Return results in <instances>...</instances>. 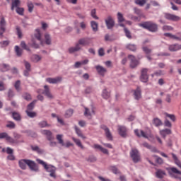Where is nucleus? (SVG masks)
I'll use <instances>...</instances> for the list:
<instances>
[{"label": "nucleus", "mask_w": 181, "mask_h": 181, "mask_svg": "<svg viewBox=\"0 0 181 181\" xmlns=\"http://www.w3.org/2000/svg\"><path fill=\"white\" fill-rule=\"evenodd\" d=\"M23 98L26 101H30L32 100V95L29 93H24L22 95Z\"/></svg>", "instance_id": "8fccbe9b"}, {"label": "nucleus", "mask_w": 181, "mask_h": 181, "mask_svg": "<svg viewBox=\"0 0 181 181\" xmlns=\"http://www.w3.org/2000/svg\"><path fill=\"white\" fill-rule=\"evenodd\" d=\"M36 103H37V100H34L30 104H28L27 105V111H33V110L35 108Z\"/></svg>", "instance_id": "473e14b6"}, {"label": "nucleus", "mask_w": 181, "mask_h": 181, "mask_svg": "<svg viewBox=\"0 0 181 181\" xmlns=\"http://www.w3.org/2000/svg\"><path fill=\"white\" fill-rule=\"evenodd\" d=\"M95 13H96L95 8L92 9L91 12H90V16H92V18H93V19L98 21V19H100V18H98V16H97V15H95Z\"/></svg>", "instance_id": "4d7b16f0"}, {"label": "nucleus", "mask_w": 181, "mask_h": 181, "mask_svg": "<svg viewBox=\"0 0 181 181\" xmlns=\"http://www.w3.org/2000/svg\"><path fill=\"white\" fill-rule=\"evenodd\" d=\"M11 69V66L8 64H0V71L2 73H5V71H9Z\"/></svg>", "instance_id": "cd10ccee"}, {"label": "nucleus", "mask_w": 181, "mask_h": 181, "mask_svg": "<svg viewBox=\"0 0 181 181\" xmlns=\"http://www.w3.org/2000/svg\"><path fill=\"white\" fill-rule=\"evenodd\" d=\"M24 66L25 67V70H28L31 71L32 69H31L30 63H29L27 61H24Z\"/></svg>", "instance_id": "052dcab7"}, {"label": "nucleus", "mask_w": 181, "mask_h": 181, "mask_svg": "<svg viewBox=\"0 0 181 181\" xmlns=\"http://www.w3.org/2000/svg\"><path fill=\"white\" fill-rule=\"evenodd\" d=\"M44 88L45 90L42 91V94H44V95H45V97H47V98H53V95H52V93H50V88H49V86H44Z\"/></svg>", "instance_id": "f3484780"}, {"label": "nucleus", "mask_w": 181, "mask_h": 181, "mask_svg": "<svg viewBox=\"0 0 181 181\" xmlns=\"http://www.w3.org/2000/svg\"><path fill=\"white\" fill-rule=\"evenodd\" d=\"M135 100H140L141 98V90L137 89L134 93Z\"/></svg>", "instance_id": "09e8293b"}, {"label": "nucleus", "mask_w": 181, "mask_h": 181, "mask_svg": "<svg viewBox=\"0 0 181 181\" xmlns=\"http://www.w3.org/2000/svg\"><path fill=\"white\" fill-rule=\"evenodd\" d=\"M160 134L163 138H166V135H170L172 134V130L170 129H164L160 131Z\"/></svg>", "instance_id": "c85d7f7f"}, {"label": "nucleus", "mask_w": 181, "mask_h": 181, "mask_svg": "<svg viewBox=\"0 0 181 181\" xmlns=\"http://www.w3.org/2000/svg\"><path fill=\"white\" fill-rule=\"evenodd\" d=\"M63 80V78L61 76H58L56 78H47V83H49V84H57V83H60Z\"/></svg>", "instance_id": "dca6fc26"}, {"label": "nucleus", "mask_w": 181, "mask_h": 181, "mask_svg": "<svg viewBox=\"0 0 181 181\" xmlns=\"http://www.w3.org/2000/svg\"><path fill=\"white\" fill-rule=\"evenodd\" d=\"M6 26V21H5V18L2 17L0 21V37L2 39L4 37V33H5V30L6 29L5 27Z\"/></svg>", "instance_id": "9d476101"}, {"label": "nucleus", "mask_w": 181, "mask_h": 181, "mask_svg": "<svg viewBox=\"0 0 181 181\" xmlns=\"http://www.w3.org/2000/svg\"><path fill=\"white\" fill-rule=\"evenodd\" d=\"M72 140L74 142H75L76 145L78 146V148H81V149H84V146H83L80 139L72 137Z\"/></svg>", "instance_id": "c9c22d12"}, {"label": "nucleus", "mask_w": 181, "mask_h": 181, "mask_svg": "<svg viewBox=\"0 0 181 181\" xmlns=\"http://www.w3.org/2000/svg\"><path fill=\"white\" fill-rule=\"evenodd\" d=\"M75 132L76 134L79 136L80 138H82L83 139H86V136L83 135V133L81 132V130L77 127V126H75Z\"/></svg>", "instance_id": "e433bc0d"}, {"label": "nucleus", "mask_w": 181, "mask_h": 181, "mask_svg": "<svg viewBox=\"0 0 181 181\" xmlns=\"http://www.w3.org/2000/svg\"><path fill=\"white\" fill-rule=\"evenodd\" d=\"M35 32H37L34 36L35 37L36 40H39L40 45H42V46H43V41L42 40V34L40 33V30L39 28H37L35 30Z\"/></svg>", "instance_id": "393cba45"}, {"label": "nucleus", "mask_w": 181, "mask_h": 181, "mask_svg": "<svg viewBox=\"0 0 181 181\" xmlns=\"http://www.w3.org/2000/svg\"><path fill=\"white\" fill-rule=\"evenodd\" d=\"M29 159H21L18 161V166L22 169V170H26V165H28V162Z\"/></svg>", "instance_id": "412c9836"}, {"label": "nucleus", "mask_w": 181, "mask_h": 181, "mask_svg": "<svg viewBox=\"0 0 181 181\" xmlns=\"http://www.w3.org/2000/svg\"><path fill=\"white\" fill-rule=\"evenodd\" d=\"M25 112H26L28 117H29L30 118H35V117H36V115H37L35 112H30L28 110H25Z\"/></svg>", "instance_id": "5fc2aeb1"}, {"label": "nucleus", "mask_w": 181, "mask_h": 181, "mask_svg": "<svg viewBox=\"0 0 181 181\" xmlns=\"http://www.w3.org/2000/svg\"><path fill=\"white\" fill-rule=\"evenodd\" d=\"M30 147L33 152H36V153H38V155L45 153V150L40 148V147H39L37 145L31 144L30 145Z\"/></svg>", "instance_id": "4468645a"}, {"label": "nucleus", "mask_w": 181, "mask_h": 181, "mask_svg": "<svg viewBox=\"0 0 181 181\" xmlns=\"http://www.w3.org/2000/svg\"><path fill=\"white\" fill-rule=\"evenodd\" d=\"M95 69L98 71V74H100V76H105V74L107 73V69L104 68L103 66L97 65L95 66Z\"/></svg>", "instance_id": "6ab92c4d"}, {"label": "nucleus", "mask_w": 181, "mask_h": 181, "mask_svg": "<svg viewBox=\"0 0 181 181\" xmlns=\"http://www.w3.org/2000/svg\"><path fill=\"white\" fill-rule=\"evenodd\" d=\"M117 131L119 132V135H120V136H122V138H127V129L126 127L119 125Z\"/></svg>", "instance_id": "2eb2a0df"}, {"label": "nucleus", "mask_w": 181, "mask_h": 181, "mask_svg": "<svg viewBox=\"0 0 181 181\" xmlns=\"http://www.w3.org/2000/svg\"><path fill=\"white\" fill-rule=\"evenodd\" d=\"M38 127H40V128H49V127H52V125H50V124L47 123V121L42 120L38 123Z\"/></svg>", "instance_id": "c756f323"}, {"label": "nucleus", "mask_w": 181, "mask_h": 181, "mask_svg": "<svg viewBox=\"0 0 181 181\" xmlns=\"http://www.w3.org/2000/svg\"><path fill=\"white\" fill-rule=\"evenodd\" d=\"M16 13H18V15H20L21 16H23L25 13V8H23V7H17L16 9Z\"/></svg>", "instance_id": "a19ab883"}, {"label": "nucleus", "mask_w": 181, "mask_h": 181, "mask_svg": "<svg viewBox=\"0 0 181 181\" xmlns=\"http://www.w3.org/2000/svg\"><path fill=\"white\" fill-rule=\"evenodd\" d=\"M134 134L138 136V138H145L146 139H148V134L146 132H144V130H140V134H139V129H135L134 130Z\"/></svg>", "instance_id": "aec40b11"}, {"label": "nucleus", "mask_w": 181, "mask_h": 181, "mask_svg": "<svg viewBox=\"0 0 181 181\" xmlns=\"http://www.w3.org/2000/svg\"><path fill=\"white\" fill-rule=\"evenodd\" d=\"M93 45V40L91 38L86 37L78 40V43L76 44L75 47H69L68 49L69 53H76V52H80L81 46H90Z\"/></svg>", "instance_id": "f257e3e1"}, {"label": "nucleus", "mask_w": 181, "mask_h": 181, "mask_svg": "<svg viewBox=\"0 0 181 181\" xmlns=\"http://www.w3.org/2000/svg\"><path fill=\"white\" fill-rule=\"evenodd\" d=\"M31 42V47H33V49H39L40 47L39 44L36 42V40H35V38H32Z\"/></svg>", "instance_id": "de8ad7c7"}, {"label": "nucleus", "mask_w": 181, "mask_h": 181, "mask_svg": "<svg viewBox=\"0 0 181 181\" xmlns=\"http://www.w3.org/2000/svg\"><path fill=\"white\" fill-rule=\"evenodd\" d=\"M27 166L32 172H39V165L34 160H29L27 161Z\"/></svg>", "instance_id": "6e6552de"}, {"label": "nucleus", "mask_w": 181, "mask_h": 181, "mask_svg": "<svg viewBox=\"0 0 181 181\" xmlns=\"http://www.w3.org/2000/svg\"><path fill=\"white\" fill-rule=\"evenodd\" d=\"M100 128L105 131L106 138L109 139V141H112V134H111L110 129L105 124L100 125Z\"/></svg>", "instance_id": "ddd939ff"}, {"label": "nucleus", "mask_w": 181, "mask_h": 181, "mask_svg": "<svg viewBox=\"0 0 181 181\" xmlns=\"http://www.w3.org/2000/svg\"><path fill=\"white\" fill-rule=\"evenodd\" d=\"M126 49H127V50H130V52H136V50H138V47H136V45L135 44H127L125 46Z\"/></svg>", "instance_id": "a878e982"}, {"label": "nucleus", "mask_w": 181, "mask_h": 181, "mask_svg": "<svg viewBox=\"0 0 181 181\" xmlns=\"http://www.w3.org/2000/svg\"><path fill=\"white\" fill-rule=\"evenodd\" d=\"M105 23L107 29L111 30L114 28V26H115V20H114L112 16L109 15L105 18Z\"/></svg>", "instance_id": "39448f33"}, {"label": "nucleus", "mask_w": 181, "mask_h": 181, "mask_svg": "<svg viewBox=\"0 0 181 181\" xmlns=\"http://www.w3.org/2000/svg\"><path fill=\"white\" fill-rule=\"evenodd\" d=\"M117 22L118 23H122V22H125V18H124V15H122V13L119 12L117 13Z\"/></svg>", "instance_id": "58836bf2"}, {"label": "nucleus", "mask_w": 181, "mask_h": 181, "mask_svg": "<svg viewBox=\"0 0 181 181\" xmlns=\"http://www.w3.org/2000/svg\"><path fill=\"white\" fill-rule=\"evenodd\" d=\"M6 127V128H9V129H15L16 124H15V122L12 121H8L7 122Z\"/></svg>", "instance_id": "ea45409f"}, {"label": "nucleus", "mask_w": 181, "mask_h": 181, "mask_svg": "<svg viewBox=\"0 0 181 181\" xmlns=\"http://www.w3.org/2000/svg\"><path fill=\"white\" fill-rule=\"evenodd\" d=\"M8 98H13V97H15V93H13L12 89H8Z\"/></svg>", "instance_id": "338daca9"}, {"label": "nucleus", "mask_w": 181, "mask_h": 181, "mask_svg": "<svg viewBox=\"0 0 181 181\" xmlns=\"http://www.w3.org/2000/svg\"><path fill=\"white\" fill-rule=\"evenodd\" d=\"M167 170H168V173L170 175H172V173H175L176 175H181V172L175 167L167 168Z\"/></svg>", "instance_id": "2f4dec72"}, {"label": "nucleus", "mask_w": 181, "mask_h": 181, "mask_svg": "<svg viewBox=\"0 0 181 181\" xmlns=\"http://www.w3.org/2000/svg\"><path fill=\"white\" fill-rule=\"evenodd\" d=\"M149 80V75H148V69L144 68L141 69L140 81L142 83H148Z\"/></svg>", "instance_id": "0eeeda50"}, {"label": "nucleus", "mask_w": 181, "mask_h": 181, "mask_svg": "<svg viewBox=\"0 0 181 181\" xmlns=\"http://www.w3.org/2000/svg\"><path fill=\"white\" fill-rule=\"evenodd\" d=\"M164 125H165V127H167L168 128H172V123H170V122L168 119H165Z\"/></svg>", "instance_id": "0e129e2a"}, {"label": "nucleus", "mask_w": 181, "mask_h": 181, "mask_svg": "<svg viewBox=\"0 0 181 181\" xmlns=\"http://www.w3.org/2000/svg\"><path fill=\"white\" fill-rule=\"evenodd\" d=\"M41 134L42 135H46L48 141H52V135H53V134L50 130H46V129L41 130Z\"/></svg>", "instance_id": "bb28decb"}, {"label": "nucleus", "mask_w": 181, "mask_h": 181, "mask_svg": "<svg viewBox=\"0 0 181 181\" xmlns=\"http://www.w3.org/2000/svg\"><path fill=\"white\" fill-rule=\"evenodd\" d=\"M20 45H21V47H22V49H24V50H27V52H30V48H29V47H28V45H26V42H25V41H21Z\"/></svg>", "instance_id": "3c124183"}, {"label": "nucleus", "mask_w": 181, "mask_h": 181, "mask_svg": "<svg viewBox=\"0 0 181 181\" xmlns=\"http://www.w3.org/2000/svg\"><path fill=\"white\" fill-rule=\"evenodd\" d=\"M84 115L85 117H91V112L88 107H85Z\"/></svg>", "instance_id": "69168bd1"}, {"label": "nucleus", "mask_w": 181, "mask_h": 181, "mask_svg": "<svg viewBox=\"0 0 181 181\" xmlns=\"http://www.w3.org/2000/svg\"><path fill=\"white\" fill-rule=\"evenodd\" d=\"M0 139H6L9 144H18V141L9 136L6 132L0 133Z\"/></svg>", "instance_id": "423d86ee"}, {"label": "nucleus", "mask_w": 181, "mask_h": 181, "mask_svg": "<svg viewBox=\"0 0 181 181\" xmlns=\"http://www.w3.org/2000/svg\"><path fill=\"white\" fill-rule=\"evenodd\" d=\"M11 5H12L13 6H15L16 8H19V5H21V0H14V1L12 2Z\"/></svg>", "instance_id": "680f3d73"}, {"label": "nucleus", "mask_w": 181, "mask_h": 181, "mask_svg": "<svg viewBox=\"0 0 181 181\" xmlns=\"http://www.w3.org/2000/svg\"><path fill=\"white\" fill-rule=\"evenodd\" d=\"M140 28H143V29H146L148 30V32H151V33H156L158 30H159V26L156 23L153 21H144L140 24H139Z\"/></svg>", "instance_id": "f03ea898"}, {"label": "nucleus", "mask_w": 181, "mask_h": 181, "mask_svg": "<svg viewBox=\"0 0 181 181\" xmlns=\"http://www.w3.org/2000/svg\"><path fill=\"white\" fill-rule=\"evenodd\" d=\"M136 5H139V6H144L146 4V0H134Z\"/></svg>", "instance_id": "864d4df0"}, {"label": "nucleus", "mask_w": 181, "mask_h": 181, "mask_svg": "<svg viewBox=\"0 0 181 181\" xmlns=\"http://www.w3.org/2000/svg\"><path fill=\"white\" fill-rule=\"evenodd\" d=\"M128 59L130 60V67L131 69H135V67L138 66V64H139V62L136 60V58L135 56L132 54L128 55Z\"/></svg>", "instance_id": "9b49d317"}, {"label": "nucleus", "mask_w": 181, "mask_h": 181, "mask_svg": "<svg viewBox=\"0 0 181 181\" xmlns=\"http://www.w3.org/2000/svg\"><path fill=\"white\" fill-rule=\"evenodd\" d=\"M164 18L167 19V21H172L173 22H177V21H180V17L169 13H165L164 14Z\"/></svg>", "instance_id": "f8f14e48"}, {"label": "nucleus", "mask_w": 181, "mask_h": 181, "mask_svg": "<svg viewBox=\"0 0 181 181\" xmlns=\"http://www.w3.org/2000/svg\"><path fill=\"white\" fill-rule=\"evenodd\" d=\"M11 117L14 121H17V122H21L22 121V116L18 112H12Z\"/></svg>", "instance_id": "4be33fe9"}, {"label": "nucleus", "mask_w": 181, "mask_h": 181, "mask_svg": "<svg viewBox=\"0 0 181 181\" xmlns=\"http://www.w3.org/2000/svg\"><path fill=\"white\" fill-rule=\"evenodd\" d=\"M57 139L59 144V145H62V146H65V148H70V146H73V144L70 141H66V144H64V141H63V135L58 134L57 135Z\"/></svg>", "instance_id": "1a4fd4ad"}, {"label": "nucleus", "mask_w": 181, "mask_h": 181, "mask_svg": "<svg viewBox=\"0 0 181 181\" xmlns=\"http://www.w3.org/2000/svg\"><path fill=\"white\" fill-rule=\"evenodd\" d=\"M91 28L93 30V32H98V23L95 21H91L90 22Z\"/></svg>", "instance_id": "4c0bfd02"}, {"label": "nucleus", "mask_w": 181, "mask_h": 181, "mask_svg": "<svg viewBox=\"0 0 181 181\" xmlns=\"http://www.w3.org/2000/svg\"><path fill=\"white\" fill-rule=\"evenodd\" d=\"M153 124L155 125V127H160L161 125H163L162 120L158 117L153 119Z\"/></svg>", "instance_id": "72a5a7b5"}, {"label": "nucleus", "mask_w": 181, "mask_h": 181, "mask_svg": "<svg viewBox=\"0 0 181 181\" xmlns=\"http://www.w3.org/2000/svg\"><path fill=\"white\" fill-rule=\"evenodd\" d=\"M31 60L34 62V63H37V62H40V60H42V57L37 54H34L31 57Z\"/></svg>", "instance_id": "a18cd8bd"}, {"label": "nucleus", "mask_w": 181, "mask_h": 181, "mask_svg": "<svg viewBox=\"0 0 181 181\" xmlns=\"http://www.w3.org/2000/svg\"><path fill=\"white\" fill-rule=\"evenodd\" d=\"M155 158H156V162L158 165H163V159L162 158L158 156H154Z\"/></svg>", "instance_id": "bf43d9fd"}, {"label": "nucleus", "mask_w": 181, "mask_h": 181, "mask_svg": "<svg viewBox=\"0 0 181 181\" xmlns=\"http://www.w3.org/2000/svg\"><path fill=\"white\" fill-rule=\"evenodd\" d=\"M16 35H18V39H22L23 35H22V30L21 29V27L16 26Z\"/></svg>", "instance_id": "49530a36"}, {"label": "nucleus", "mask_w": 181, "mask_h": 181, "mask_svg": "<svg viewBox=\"0 0 181 181\" xmlns=\"http://www.w3.org/2000/svg\"><path fill=\"white\" fill-rule=\"evenodd\" d=\"M163 30H173V27L170 25H163Z\"/></svg>", "instance_id": "774afa93"}, {"label": "nucleus", "mask_w": 181, "mask_h": 181, "mask_svg": "<svg viewBox=\"0 0 181 181\" xmlns=\"http://www.w3.org/2000/svg\"><path fill=\"white\" fill-rule=\"evenodd\" d=\"M102 97L105 98V100H108V98L110 97V92H108L107 89H104L102 93Z\"/></svg>", "instance_id": "79ce46f5"}, {"label": "nucleus", "mask_w": 181, "mask_h": 181, "mask_svg": "<svg viewBox=\"0 0 181 181\" xmlns=\"http://www.w3.org/2000/svg\"><path fill=\"white\" fill-rule=\"evenodd\" d=\"M36 161L40 165H42L45 169L46 172L49 173V176L51 177L56 178V167L52 165H47L46 162L43 161V160H40V158H37Z\"/></svg>", "instance_id": "7ed1b4c3"}, {"label": "nucleus", "mask_w": 181, "mask_h": 181, "mask_svg": "<svg viewBox=\"0 0 181 181\" xmlns=\"http://www.w3.org/2000/svg\"><path fill=\"white\" fill-rule=\"evenodd\" d=\"M27 6L28 8V12H30V13H32L33 12V9L35 8V6L33 5V3L28 2V4H27Z\"/></svg>", "instance_id": "603ef678"}, {"label": "nucleus", "mask_w": 181, "mask_h": 181, "mask_svg": "<svg viewBox=\"0 0 181 181\" xmlns=\"http://www.w3.org/2000/svg\"><path fill=\"white\" fill-rule=\"evenodd\" d=\"M14 50L16 52V56H18V57H21L22 54L23 53V49H21V47H19V46L16 45L14 47Z\"/></svg>", "instance_id": "7c9ffc66"}, {"label": "nucleus", "mask_w": 181, "mask_h": 181, "mask_svg": "<svg viewBox=\"0 0 181 181\" xmlns=\"http://www.w3.org/2000/svg\"><path fill=\"white\" fill-rule=\"evenodd\" d=\"M129 155L134 163H139V162H141V153H139L138 149L132 148Z\"/></svg>", "instance_id": "20e7f679"}, {"label": "nucleus", "mask_w": 181, "mask_h": 181, "mask_svg": "<svg viewBox=\"0 0 181 181\" xmlns=\"http://www.w3.org/2000/svg\"><path fill=\"white\" fill-rule=\"evenodd\" d=\"M168 50L169 52H177L179 50H181V45H179L177 43L168 45Z\"/></svg>", "instance_id": "a211bd4d"}, {"label": "nucleus", "mask_w": 181, "mask_h": 181, "mask_svg": "<svg viewBox=\"0 0 181 181\" xmlns=\"http://www.w3.org/2000/svg\"><path fill=\"white\" fill-rule=\"evenodd\" d=\"M45 44L48 46L52 45V37L49 33L45 34Z\"/></svg>", "instance_id": "f704fd0d"}, {"label": "nucleus", "mask_w": 181, "mask_h": 181, "mask_svg": "<svg viewBox=\"0 0 181 181\" xmlns=\"http://www.w3.org/2000/svg\"><path fill=\"white\" fill-rule=\"evenodd\" d=\"M14 87L16 90V91L19 92L21 91V81L18 80L17 81H16L15 84H14Z\"/></svg>", "instance_id": "13d9d810"}, {"label": "nucleus", "mask_w": 181, "mask_h": 181, "mask_svg": "<svg viewBox=\"0 0 181 181\" xmlns=\"http://www.w3.org/2000/svg\"><path fill=\"white\" fill-rule=\"evenodd\" d=\"M156 176L158 179H163L166 176V173L163 170L157 169L156 172Z\"/></svg>", "instance_id": "b1692460"}, {"label": "nucleus", "mask_w": 181, "mask_h": 181, "mask_svg": "<svg viewBox=\"0 0 181 181\" xmlns=\"http://www.w3.org/2000/svg\"><path fill=\"white\" fill-rule=\"evenodd\" d=\"M143 52H145L146 54H149L151 53H152V49H149L148 47L146 46H143L141 47Z\"/></svg>", "instance_id": "6e6d98bb"}, {"label": "nucleus", "mask_w": 181, "mask_h": 181, "mask_svg": "<svg viewBox=\"0 0 181 181\" xmlns=\"http://www.w3.org/2000/svg\"><path fill=\"white\" fill-rule=\"evenodd\" d=\"M93 148L98 151H100V152H103V153H105L106 155H108V150L107 148H104L100 144H94Z\"/></svg>", "instance_id": "5701e85b"}, {"label": "nucleus", "mask_w": 181, "mask_h": 181, "mask_svg": "<svg viewBox=\"0 0 181 181\" xmlns=\"http://www.w3.org/2000/svg\"><path fill=\"white\" fill-rule=\"evenodd\" d=\"M124 32L125 34L126 37H127V39H132V35L131 34V31H129V30H128V28H124Z\"/></svg>", "instance_id": "37998d69"}, {"label": "nucleus", "mask_w": 181, "mask_h": 181, "mask_svg": "<svg viewBox=\"0 0 181 181\" xmlns=\"http://www.w3.org/2000/svg\"><path fill=\"white\" fill-rule=\"evenodd\" d=\"M74 110L73 109H69L65 112V118H70L73 115Z\"/></svg>", "instance_id": "c03bdc74"}, {"label": "nucleus", "mask_w": 181, "mask_h": 181, "mask_svg": "<svg viewBox=\"0 0 181 181\" xmlns=\"http://www.w3.org/2000/svg\"><path fill=\"white\" fill-rule=\"evenodd\" d=\"M165 115H166V117L170 118V119H171V121H173V122H175V121H176V117H175V115H170L169 113H165Z\"/></svg>", "instance_id": "e2e57ef3"}]
</instances>
